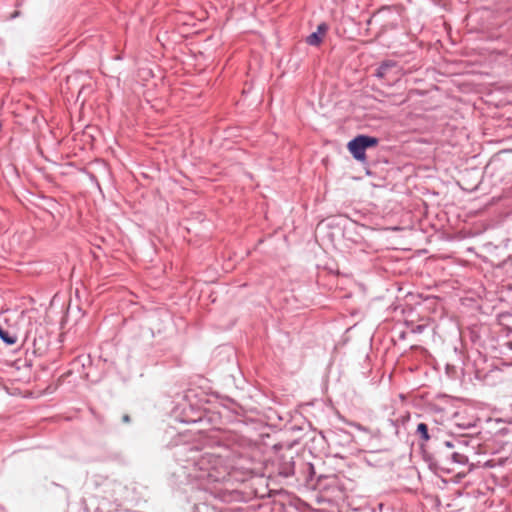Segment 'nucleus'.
I'll use <instances>...</instances> for the list:
<instances>
[{"instance_id": "f257e3e1", "label": "nucleus", "mask_w": 512, "mask_h": 512, "mask_svg": "<svg viewBox=\"0 0 512 512\" xmlns=\"http://www.w3.org/2000/svg\"><path fill=\"white\" fill-rule=\"evenodd\" d=\"M348 149L356 160L365 159V149L362 145V142H360V140L358 139V137H355L351 141H349Z\"/></svg>"}, {"instance_id": "f03ea898", "label": "nucleus", "mask_w": 512, "mask_h": 512, "mask_svg": "<svg viewBox=\"0 0 512 512\" xmlns=\"http://www.w3.org/2000/svg\"><path fill=\"white\" fill-rule=\"evenodd\" d=\"M357 137L360 140V142H362V145L365 150H366V148L373 147L378 144V139L375 137L366 136V135H359Z\"/></svg>"}, {"instance_id": "7ed1b4c3", "label": "nucleus", "mask_w": 512, "mask_h": 512, "mask_svg": "<svg viewBox=\"0 0 512 512\" xmlns=\"http://www.w3.org/2000/svg\"><path fill=\"white\" fill-rule=\"evenodd\" d=\"M0 339L7 345H13L16 342V336L0 328Z\"/></svg>"}, {"instance_id": "20e7f679", "label": "nucleus", "mask_w": 512, "mask_h": 512, "mask_svg": "<svg viewBox=\"0 0 512 512\" xmlns=\"http://www.w3.org/2000/svg\"><path fill=\"white\" fill-rule=\"evenodd\" d=\"M416 432L420 435V437L424 441H428L429 440L428 427H427V425L425 423H419L417 425Z\"/></svg>"}, {"instance_id": "39448f33", "label": "nucleus", "mask_w": 512, "mask_h": 512, "mask_svg": "<svg viewBox=\"0 0 512 512\" xmlns=\"http://www.w3.org/2000/svg\"><path fill=\"white\" fill-rule=\"evenodd\" d=\"M451 458H452L453 462L460 464V465H465L466 463H468L467 456L462 453H459V452H454L452 454Z\"/></svg>"}, {"instance_id": "423d86ee", "label": "nucleus", "mask_w": 512, "mask_h": 512, "mask_svg": "<svg viewBox=\"0 0 512 512\" xmlns=\"http://www.w3.org/2000/svg\"><path fill=\"white\" fill-rule=\"evenodd\" d=\"M321 42V36L318 32H313L307 37V43L309 45H318Z\"/></svg>"}, {"instance_id": "0eeeda50", "label": "nucleus", "mask_w": 512, "mask_h": 512, "mask_svg": "<svg viewBox=\"0 0 512 512\" xmlns=\"http://www.w3.org/2000/svg\"><path fill=\"white\" fill-rule=\"evenodd\" d=\"M326 30H327V26H326V24L322 23V24H320V25L318 26V28H317V31H316V32H318V33L321 35V34L325 33V32H326Z\"/></svg>"}, {"instance_id": "6e6552de", "label": "nucleus", "mask_w": 512, "mask_h": 512, "mask_svg": "<svg viewBox=\"0 0 512 512\" xmlns=\"http://www.w3.org/2000/svg\"><path fill=\"white\" fill-rule=\"evenodd\" d=\"M385 69V66H381L377 71V76L382 77L383 76V70Z\"/></svg>"}, {"instance_id": "1a4fd4ad", "label": "nucleus", "mask_w": 512, "mask_h": 512, "mask_svg": "<svg viewBox=\"0 0 512 512\" xmlns=\"http://www.w3.org/2000/svg\"><path fill=\"white\" fill-rule=\"evenodd\" d=\"M423 330H424V326H422V325H418V326L415 328L414 332L421 333Z\"/></svg>"}, {"instance_id": "9d476101", "label": "nucleus", "mask_w": 512, "mask_h": 512, "mask_svg": "<svg viewBox=\"0 0 512 512\" xmlns=\"http://www.w3.org/2000/svg\"><path fill=\"white\" fill-rule=\"evenodd\" d=\"M123 421H124V422H129V416H128V415H125V416L123 417Z\"/></svg>"}, {"instance_id": "9b49d317", "label": "nucleus", "mask_w": 512, "mask_h": 512, "mask_svg": "<svg viewBox=\"0 0 512 512\" xmlns=\"http://www.w3.org/2000/svg\"><path fill=\"white\" fill-rule=\"evenodd\" d=\"M446 446L452 447L453 445L450 442H446Z\"/></svg>"}]
</instances>
